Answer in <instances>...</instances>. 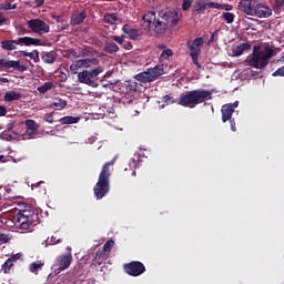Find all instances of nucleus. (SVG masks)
<instances>
[{"label":"nucleus","mask_w":284,"mask_h":284,"mask_svg":"<svg viewBox=\"0 0 284 284\" xmlns=\"http://www.w3.org/2000/svg\"><path fill=\"white\" fill-rule=\"evenodd\" d=\"M183 13L179 9H165L158 12L149 11L143 16V21L149 23L150 28H153L154 34L161 36L168 32V28H174L179 26Z\"/></svg>","instance_id":"1"},{"label":"nucleus","mask_w":284,"mask_h":284,"mask_svg":"<svg viewBox=\"0 0 284 284\" xmlns=\"http://www.w3.org/2000/svg\"><path fill=\"white\" fill-rule=\"evenodd\" d=\"M274 54V49L270 47L261 50V45H255L252 54L246 58L244 63L245 65H250V68H255V70H263L270 65V59H272Z\"/></svg>","instance_id":"2"},{"label":"nucleus","mask_w":284,"mask_h":284,"mask_svg":"<svg viewBox=\"0 0 284 284\" xmlns=\"http://www.w3.org/2000/svg\"><path fill=\"white\" fill-rule=\"evenodd\" d=\"M115 159H113L110 162L104 163L102 166V170L100 172L99 179L97 184L93 187L94 196L97 197L98 201H101V199L108 196L110 192V168L114 165Z\"/></svg>","instance_id":"3"},{"label":"nucleus","mask_w":284,"mask_h":284,"mask_svg":"<svg viewBox=\"0 0 284 284\" xmlns=\"http://www.w3.org/2000/svg\"><path fill=\"white\" fill-rule=\"evenodd\" d=\"M212 91L207 90H193L187 91L185 94H182L178 101V105L183 108H190V105H200V103H205V101H211Z\"/></svg>","instance_id":"4"},{"label":"nucleus","mask_w":284,"mask_h":284,"mask_svg":"<svg viewBox=\"0 0 284 284\" xmlns=\"http://www.w3.org/2000/svg\"><path fill=\"white\" fill-rule=\"evenodd\" d=\"M12 223L19 230H30L32 225H39V213L32 209L20 210L13 215Z\"/></svg>","instance_id":"5"},{"label":"nucleus","mask_w":284,"mask_h":284,"mask_svg":"<svg viewBox=\"0 0 284 284\" xmlns=\"http://www.w3.org/2000/svg\"><path fill=\"white\" fill-rule=\"evenodd\" d=\"M103 67L98 65L95 69L83 70L78 73L79 83H84V85H90V88H99V83L97 82V77L102 74Z\"/></svg>","instance_id":"6"},{"label":"nucleus","mask_w":284,"mask_h":284,"mask_svg":"<svg viewBox=\"0 0 284 284\" xmlns=\"http://www.w3.org/2000/svg\"><path fill=\"white\" fill-rule=\"evenodd\" d=\"M163 74H165L163 68L155 65L154 68H149L145 71L136 74L135 79L136 81H140V83H152V81H155V79H159V77H163Z\"/></svg>","instance_id":"7"},{"label":"nucleus","mask_w":284,"mask_h":284,"mask_svg":"<svg viewBox=\"0 0 284 284\" xmlns=\"http://www.w3.org/2000/svg\"><path fill=\"white\" fill-rule=\"evenodd\" d=\"M28 72L29 67L17 60L0 59V72Z\"/></svg>","instance_id":"8"},{"label":"nucleus","mask_w":284,"mask_h":284,"mask_svg":"<svg viewBox=\"0 0 284 284\" xmlns=\"http://www.w3.org/2000/svg\"><path fill=\"white\" fill-rule=\"evenodd\" d=\"M123 270L125 274H128L129 276L136 277L141 276V274H145V265L143 264V262L140 261H133L128 264H124Z\"/></svg>","instance_id":"9"},{"label":"nucleus","mask_w":284,"mask_h":284,"mask_svg":"<svg viewBox=\"0 0 284 284\" xmlns=\"http://www.w3.org/2000/svg\"><path fill=\"white\" fill-rule=\"evenodd\" d=\"M27 26L36 34H48L50 32V26L41 19H31L27 22Z\"/></svg>","instance_id":"10"},{"label":"nucleus","mask_w":284,"mask_h":284,"mask_svg":"<svg viewBox=\"0 0 284 284\" xmlns=\"http://www.w3.org/2000/svg\"><path fill=\"white\" fill-rule=\"evenodd\" d=\"M99 68V59L97 58H87V59H80L73 62L70 65L71 72H75V70H81V68Z\"/></svg>","instance_id":"11"},{"label":"nucleus","mask_w":284,"mask_h":284,"mask_svg":"<svg viewBox=\"0 0 284 284\" xmlns=\"http://www.w3.org/2000/svg\"><path fill=\"white\" fill-rule=\"evenodd\" d=\"M122 32L124 34H128V37H129V39H131V41H141L143 39V37L145 36L144 29H141V28L134 29L130 24H124L122 27Z\"/></svg>","instance_id":"12"},{"label":"nucleus","mask_w":284,"mask_h":284,"mask_svg":"<svg viewBox=\"0 0 284 284\" xmlns=\"http://www.w3.org/2000/svg\"><path fill=\"white\" fill-rule=\"evenodd\" d=\"M26 132L21 135L22 141L28 139H32V136H37L39 134V123L34 120H26Z\"/></svg>","instance_id":"13"},{"label":"nucleus","mask_w":284,"mask_h":284,"mask_svg":"<svg viewBox=\"0 0 284 284\" xmlns=\"http://www.w3.org/2000/svg\"><path fill=\"white\" fill-rule=\"evenodd\" d=\"M272 16V8L265 3H256L253 9L252 17H257V19H270Z\"/></svg>","instance_id":"14"},{"label":"nucleus","mask_w":284,"mask_h":284,"mask_svg":"<svg viewBox=\"0 0 284 284\" xmlns=\"http://www.w3.org/2000/svg\"><path fill=\"white\" fill-rule=\"evenodd\" d=\"M207 8L214 9L219 8V6L214 4V2H203V0H197L192 8V16L197 17V14H203Z\"/></svg>","instance_id":"15"},{"label":"nucleus","mask_w":284,"mask_h":284,"mask_svg":"<svg viewBox=\"0 0 284 284\" xmlns=\"http://www.w3.org/2000/svg\"><path fill=\"white\" fill-rule=\"evenodd\" d=\"M72 253L62 254L57 257L55 265L59 267L61 272H64V270H68L70 265H72Z\"/></svg>","instance_id":"16"},{"label":"nucleus","mask_w":284,"mask_h":284,"mask_svg":"<svg viewBox=\"0 0 284 284\" xmlns=\"http://www.w3.org/2000/svg\"><path fill=\"white\" fill-rule=\"evenodd\" d=\"M254 6H256V3H254V0H241L239 2V10L240 12L252 17V14L254 13Z\"/></svg>","instance_id":"17"},{"label":"nucleus","mask_w":284,"mask_h":284,"mask_svg":"<svg viewBox=\"0 0 284 284\" xmlns=\"http://www.w3.org/2000/svg\"><path fill=\"white\" fill-rule=\"evenodd\" d=\"M203 38H195L192 43L189 42L190 54H201V48H203Z\"/></svg>","instance_id":"18"},{"label":"nucleus","mask_w":284,"mask_h":284,"mask_svg":"<svg viewBox=\"0 0 284 284\" xmlns=\"http://www.w3.org/2000/svg\"><path fill=\"white\" fill-rule=\"evenodd\" d=\"M222 112V123H227L232 119V114H234V106L232 103L224 104L221 109Z\"/></svg>","instance_id":"19"},{"label":"nucleus","mask_w":284,"mask_h":284,"mask_svg":"<svg viewBox=\"0 0 284 284\" xmlns=\"http://www.w3.org/2000/svg\"><path fill=\"white\" fill-rule=\"evenodd\" d=\"M112 41H115L119 45H122L124 50H132L134 45L132 42L125 41V36H111Z\"/></svg>","instance_id":"20"},{"label":"nucleus","mask_w":284,"mask_h":284,"mask_svg":"<svg viewBox=\"0 0 284 284\" xmlns=\"http://www.w3.org/2000/svg\"><path fill=\"white\" fill-rule=\"evenodd\" d=\"M88 14L85 13V11H75L74 13H72L71 16V23L73 26H81V23H83L87 19Z\"/></svg>","instance_id":"21"},{"label":"nucleus","mask_w":284,"mask_h":284,"mask_svg":"<svg viewBox=\"0 0 284 284\" xmlns=\"http://www.w3.org/2000/svg\"><path fill=\"white\" fill-rule=\"evenodd\" d=\"M250 50H252V44L250 42L241 43L233 49V57H241V54L250 52Z\"/></svg>","instance_id":"22"},{"label":"nucleus","mask_w":284,"mask_h":284,"mask_svg":"<svg viewBox=\"0 0 284 284\" xmlns=\"http://www.w3.org/2000/svg\"><path fill=\"white\" fill-rule=\"evenodd\" d=\"M18 45L23 44V45H41V39L38 38H30V37H22L19 38L18 40Z\"/></svg>","instance_id":"23"},{"label":"nucleus","mask_w":284,"mask_h":284,"mask_svg":"<svg viewBox=\"0 0 284 284\" xmlns=\"http://www.w3.org/2000/svg\"><path fill=\"white\" fill-rule=\"evenodd\" d=\"M57 51H43L41 59L43 61V63H49L50 65H52V63H54V61H57Z\"/></svg>","instance_id":"24"},{"label":"nucleus","mask_w":284,"mask_h":284,"mask_svg":"<svg viewBox=\"0 0 284 284\" xmlns=\"http://www.w3.org/2000/svg\"><path fill=\"white\" fill-rule=\"evenodd\" d=\"M1 49L7 50L8 52H12V50H17V45H19L18 40H2L0 42Z\"/></svg>","instance_id":"25"},{"label":"nucleus","mask_w":284,"mask_h":284,"mask_svg":"<svg viewBox=\"0 0 284 284\" xmlns=\"http://www.w3.org/2000/svg\"><path fill=\"white\" fill-rule=\"evenodd\" d=\"M119 50H120V48L115 42L105 41L104 52H106V54H116V52H119Z\"/></svg>","instance_id":"26"},{"label":"nucleus","mask_w":284,"mask_h":284,"mask_svg":"<svg viewBox=\"0 0 284 284\" xmlns=\"http://www.w3.org/2000/svg\"><path fill=\"white\" fill-rule=\"evenodd\" d=\"M79 121H81V118L79 116L67 115L64 118H61L59 120V123H61V125H72L74 123H79Z\"/></svg>","instance_id":"27"},{"label":"nucleus","mask_w":284,"mask_h":284,"mask_svg":"<svg viewBox=\"0 0 284 284\" xmlns=\"http://www.w3.org/2000/svg\"><path fill=\"white\" fill-rule=\"evenodd\" d=\"M21 93L14 91H8L4 93V101L12 103V101H19L21 99Z\"/></svg>","instance_id":"28"},{"label":"nucleus","mask_w":284,"mask_h":284,"mask_svg":"<svg viewBox=\"0 0 284 284\" xmlns=\"http://www.w3.org/2000/svg\"><path fill=\"white\" fill-rule=\"evenodd\" d=\"M170 57H174V51H172V49H165L160 54L159 61L161 63H163V62L168 61V59H170Z\"/></svg>","instance_id":"29"},{"label":"nucleus","mask_w":284,"mask_h":284,"mask_svg":"<svg viewBox=\"0 0 284 284\" xmlns=\"http://www.w3.org/2000/svg\"><path fill=\"white\" fill-rule=\"evenodd\" d=\"M68 106V101L62 99H57L54 102H52L51 108H54L55 110H64V108Z\"/></svg>","instance_id":"30"},{"label":"nucleus","mask_w":284,"mask_h":284,"mask_svg":"<svg viewBox=\"0 0 284 284\" xmlns=\"http://www.w3.org/2000/svg\"><path fill=\"white\" fill-rule=\"evenodd\" d=\"M52 88H54L52 82H44L42 85L38 87L37 90L40 92V94H45V92L52 90Z\"/></svg>","instance_id":"31"},{"label":"nucleus","mask_w":284,"mask_h":284,"mask_svg":"<svg viewBox=\"0 0 284 284\" xmlns=\"http://www.w3.org/2000/svg\"><path fill=\"white\" fill-rule=\"evenodd\" d=\"M104 23L114 24L116 21H119V17H116V13H106L103 18Z\"/></svg>","instance_id":"32"},{"label":"nucleus","mask_w":284,"mask_h":284,"mask_svg":"<svg viewBox=\"0 0 284 284\" xmlns=\"http://www.w3.org/2000/svg\"><path fill=\"white\" fill-rule=\"evenodd\" d=\"M12 267H14V263L11 262V260H7L1 267V272H3V274H10V270H12Z\"/></svg>","instance_id":"33"},{"label":"nucleus","mask_w":284,"mask_h":284,"mask_svg":"<svg viewBox=\"0 0 284 284\" xmlns=\"http://www.w3.org/2000/svg\"><path fill=\"white\" fill-rule=\"evenodd\" d=\"M162 103H165V105H172L175 103L174 97H172V93L163 95L162 97Z\"/></svg>","instance_id":"34"},{"label":"nucleus","mask_w":284,"mask_h":284,"mask_svg":"<svg viewBox=\"0 0 284 284\" xmlns=\"http://www.w3.org/2000/svg\"><path fill=\"white\" fill-rule=\"evenodd\" d=\"M236 16H234V13H231V12H224L223 14H222V19H224V21H226V23H234V18H235Z\"/></svg>","instance_id":"35"},{"label":"nucleus","mask_w":284,"mask_h":284,"mask_svg":"<svg viewBox=\"0 0 284 284\" xmlns=\"http://www.w3.org/2000/svg\"><path fill=\"white\" fill-rule=\"evenodd\" d=\"M103 258H105V251H97L95 253V261L98 263V265H101V263H103Z\"/></svg>","instance_id":"36"},{"label":"nucleus","mask_w":284,"mask_h":284,"mask_svg":"<svg viewBox=\"0 0 284 284\" xmlns=\"http://www.w3.org/2000/svg\"><path fill=\"white\" fill-rule=\"evenodd\" d=\"M214 6H217V7H213V9L226 10V12H230L233 9V7L231 4H221V3L214 2Z\"/></svg>","instance_id":"37"},{"label":"nucleus","mask_w":284,"mask_h":284,"mask_svg":"<svg viewBox=\"0 0 284 284\" xmlns=\"http://www.w3.org/2000/svg\"><path fill=\"white\" fill-rule=\"evenodd\" d=\"M41 267H43V264H39L37 262H33V263L30 264L29 270L32 274H37V272H39V270H41Z\"/></svg>","instance_id":"38"},{"label":"nucleus","mask_w":284,"mask_h":284,"mask_svg":"<svg viewBox=\"0 0 284 284\" xmlns=\"http://www.w3.org/2000/svg\"><path fill=\"white\" fill-rule=\"evenodd\" d=\"M201 53H190V57L194 63V65H196V68H199V70H201L202 65L201 63H199V57Z\"/></svg>","instance_id":"39"},{"label":"nucleus","mask_w":284,"mask_h":284,"mask_svg":"<svg viewBox=\"0 0 284 284\" xmlns=\"http://www.w3.org/2000/svg\"><path fill=\"white\" fill-rule=\"evenodd\" d=\"M113 247H114V241L113 240L106 241L105 244L103 245V250L105 252H112Z\"/></svg>","instance_id":"40"},{"label":"nucleus","mask_w":284,"mask_h":284,"mask_svg":"<svg viewBox=\"0 0 284 284\" xmlns=\"http://www.w3.org/2000/svg\"><path fill=\"white\" fill-rule=\"evenodd\" d=\"M44 243L45 247H48V245H57L58 243H61V239H57V236H51L50 241L47 240Z\"/></svg>","instance_id":"41"},{"label":"nucleus","mask_w":284,"mask_h":284,"mask_svg":"<svg viewBox=\"0 0 284 284\" xmlns=\"http://www.w3.org/2000/svg\"><path fill=\"white\" fill-rule=\"evenodd\" d=\"M23 258V253H17V254H12L9 257V261H11V263H17V261H21Z\"/></svg>","instance_id":"42"},{"label":"nucleus","mask_w":284,"mask_h":284,"mask_svg":"<svg viewBox=\"0 0 284 284\" xmlns=\"http://www.w3.org/2000/svg\"><path fill=\"white\" fill-rule=\"evenodd\" d=\"M29 57L32 59L34 63H39V50H33L29 52Z\"/></svg>","instance_id":"43"},{"label":"nucleus","mask_w":284,"mask_h":284,"mask_svg":"<svg viewBox=\"0 0 284 284\" xmlns=\"http://www.w3.org/2000/svg\"><path fill=\"white\" fill-rule=\"evenodd\" d=\"M92 51H90V49H81L80 51V57H82L83 59L91 57Z\"/></svg>","instance_id":"44"},{"label":"nucleus","mask_w":284,"mask_h":284,"mask_svg":"<svg viewBox=\"0 0 284 284\" xmlns=\"http://www.w3.org/2000/svg\"><path fill=\"white\" fill-rule=\"evenodd\" d=\"M189 8H192V0H184L182 2V10L187 11Z\"/></svg>","instance_id":"45"},{"label":"nucleus","mask_w":284,"mask_h":284,"mask_svg":"<svg viewBox=\"0 0 284 284\" xmlns=\"http://www.w3.org/2000/svg\"><path fill=\"white\" fill-rule=\"evenodd\" d=\"M0 241L1 243H10V237L8 236V234L0 231Z\"/></svg>","instance_id":"46"},{"label":"nucleus","mask_w":284,"mask_h":284,"mask_svg":"<svg viewBox=\"0 0 284 284\" xmlns=\"http://www.w3.org/2000/svg\"><path fill=\"white\" fill-rule=\"evenodd\" d=\"M59 30H68L70 28V24H68V21L62 20L60 24L58 26Z\"/></svg>","instance_id":"47"},{"label":"nucleus","mask_w":284,"mask_h":284,"mask_svg":"<svg viewBox=\"0 0 284 284\" xmlns=\"http://www.w3.org/2000/svg\"><path fill=\"white\" fill-rule=\"evenodd\" d=\"M44 121H45L47 123H54V115H52V113H47V114L44 115Z\"/></svg>","instance_id":"48"},{"label":"nucleus","mask_w":284,"mask_h":284,"mask_svg":"<svg viewBox=\"0 0 284 284\" xmlns=\"http://www.w3.org/2000/svg\"><path fill=\"white\" fill-rule=\"evenodd\" d=\"M272 75L273 77H284V67L278 68Z\"/></svg>","instance_id":"49"},{"label":"nucleus","mask_w":284,"mask_h":284,"mask_svg":"<svg viewBox=\"0 0 284 284\" xmlns=\"http://www.w3.org/2000/svg\"><path fill=\"white\" fill-rule=\"evenodd\" d=\"M59 78L61 79L62 83H65V81H68V73L60 71L59 72Z\"/></svg>","instance_id":"50"},{"label":"nucleus","mask_w":284,"mask_h":284,"mask_svg":"<svg viewBox=\"0 0 284 284\" xmlns=\"http://www.w3.org/2000/svg\"><path fill=\"white\" fill-rule=\"evenodd\" d=\"M229 121H230L232 132H236V121L232 118Z\"/></svg>","instance_id":"51"},{"label":"nucleus","mask_w":284,"mask_h":284,"mask_svg":"<svg viewBox=\"0 0 284 284\" xmlns=\"http://www.w3.org/2000/svg\"><path fill=\"white\" fill-rule=\"evenodd\" d=\"M45 3V0H34L33 4L36 8H41Z\"/></svg>","instance_id":"52"},{"label":"nucleus","mask_w":284,"mask_h":284,"mask_svg":"<svg viewBox=\"0 0 284 284\" xmlns=\"http://www.w3.org/2000/svg\"><path fill=\"white\" fill-rule=\"evenodd\" d=\"M16 9H17V4H12V3L4 4V10H16Z\"/></svg>","instance_id":"53"},{"label":"nucleus","mask_w":284,"mask_h":284,"mask_svg":"<svg viewBox=\"0 0 284 284\" xmlns=\"http://www.w3.org/2000/svg\"><path fill=\"white\" fill-rule=\"evenodd\" d=\"M8 114V109L6 106L0 105V116H6Z\"/></svg>","instance_id":"54"},{"label":"nucleus","mask_w":284,"mask_h":284,"mask_svg":"<svg viewBox=\"0 0 284 284\" xmlns=\"http://www.w3.org/2000/svg\"><path fill=\"white\" fill-rule=\"evenodd\" d=\"M68 53L72 54L74 57V59H79V57H81V54H77V51H74V49H69Z\"/></svg>","instance_id":"55"},{"label":"nucleus","mask_w":284,"mask_h":284,"mask_svg":"<svg viewBox=\"0 0 284 284\" xmlns=\"http://www.w3.org/2000/svg\"><path fill=\"white\" fill-rule=\"evenodd\" d=\"M20 57H30V52L27 51H19Z\"/></svg>","instance_id":"56"},{"label":"nucleus","mask_w":284,"mask_h":284,"mask_svg":"<svg viewBox=\"0 0 284 284\" xmlns=\"http://www.w3.org/2000/svg\"><path fill=\"white\" fill-rule=\"evenodd\" d=\"M158 49L159 50H169L170 48H168L165 44H158Z\"/></svg>","instance_id":"57"},{"label":"nucleus","mask_w":284,"mask_h":284,"mask_svg":"<svg viewBox=\"0 0 284 284\" xmlns=\"http://www.w3.org/2000/svg\"><path fill=\"white\" fill-rule=\"evenodd\" d=\"M3 23H6V17L0 13V26H3Z\"/></svg>","instance_id":"58"},{"label":"nucleus","mask_w":284,"mask_h":284,"mask_svg":"<svg viewBox=\"0 0 284 284\" xmlns=\"http://www.w3.org/2000/svg\"><path fill=\"white\" fill-rule=\"evenodd\" d=\"M0 83H10L8 78H0Z\"/></svg>","instance_id":"59"},{"label":"nucleus","mask_w":284,"mask_h":284,"mask_svg":"<svg viewBox=\"0 0 284 284\" xmlns=\"http://www.w3.org/2000/svg\"><path fill=\"white\" fill-rule=\"evenodd\" d=\"M8 161V158L6 155H0V163H6Z\"/></svg>","instance_id":"60"},{"label":"nucleus","mask_w":284,"mask_h":284,"mask_svg":"<svg viewBox=\"0 0 284 284\" xmlns=\"http://www.w3.org/2000/svg\"><path fill=\"white\" fill-rule=\"evenodd\" d=\"M258 74H260L258 71H252V72H251V75H252V77H258Z\"/></svg>","instance_id":"61"},{"label":"nucleus","mask_w":284,"mask_h":284,"mask_svg":"<svg viewBox=\"0 0 284 284\" xmlns=\"http://www.w3.org/2000/svg\"><path fill=\"white\" fill-rule=\"evenodd\" d=\"M131 90H134V92H136V83H134V85L131 84Z\"/></svg>","instance_id":"62"},{"label":"nucleus","mask_w":284,"mask_h":284,"mask_svg":"<svg viewBox=\"0 0 284 284\" xmlns=\"http://www.w3.org/2000/svg\"><path fill=\"white\" fill-rule=\"evenodd\" d=\"M232 106H233V109H234V108H239V102H234V103L232 104Z\"/></svg>","instance_id":"63"},{"label":"nucleus","mask_w":284,"mask_h":284,"mask_svg":"<svg viewBox=\"0 0 284 284\" xmlns=\"http://www.w3.org/2000/svg\"><path fill=\"white\" fill-rule=\"evenodd\" d=\"M67 250H68L69 254H72V247L68 246Z\"/></svg>","instance_id":"64"}]
</instances>
